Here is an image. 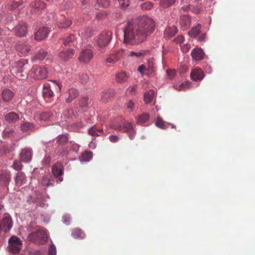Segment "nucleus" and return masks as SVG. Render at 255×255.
<instances>
[{"label": "nucleus", "mask_w": 255, "mask_h": 255, "mask_svg": "<svg viewBox=\"0 0 255 255\" xmlns=\"http://www.w3.org/2000/svg\"><path fill=\"white\" fill-rule=\"evenodd\" d=\"M155 26L153 20L145 15L128 21L123 29L124 43L131 45L142 43L154 31Z\"/></svg>", "instance_id": "obj_1"}, {"label": "nucleus", "mask_w": 255, "mask_h": 255, "mask_svg": "<svg viewBox=\"0 0 255 255\" xmlns=\"http://www.w3.org/2000/svg\"><path fill=\"white\" fill-rule=\"evenodd\" d=\"M28 64V60L24 59L14 62L11 69V74L20 80L25 79L27 76L25 71L27 70Z\"/></svg>", "instance_id": "obj_2"}, {"label": "nucleus", "mask_w": 255, "mask_h": 255, "mask_svg": "<svg viewBox=\"0 0 255 255\" xmlns=\"http://www.w3.org/2000/svg\"><path fill=\"white\" fill-rule=\"evenodd\" d=\"M28 240L38 245L45 244L48 238L47 230L43 227H39L35 232L30 234L28 237Z\"/></svg>", "instance_id": "obj_3"}, {"label": "nucleus", "mask_w": 255, "mask_h": 255, "mask_svg": "<svg viewBox=\"0 0 255 255\" xmlns=\"http://www.w3.org/2000/svg\"><path fill=\"white\" fill-rule=\"evenodd\" d=\"M112 39V32L109 30L103 31L97 37L96 42L98 50L103 53L106 47L109 44Z\"/></svg>", "instance_id": "obj_4"}, {"label": "nucleus", "mask_w": 255, "mask_h": 255, "mask_svg": "<svg viewBox=\"0 0 255 255\" xmlns=\"http://www.w3.org/2000/svg\"><path fill=\"white\" fill-rule=\"evenodd\" d=\"M48 69L44 66H33L29 71L28 76L35 80H42L48 76Z\"/></svg>", "instance_id": "obj_5"}, {"label": "nucleus", "mask_w": 255, "mask_h": 255, "mask_svg": "<svg viewBox=\"0 0 255 255\" xmlns=\"http://www.w3.org/2000/svg\"><path fill=\"white\" fill-rule=\"evenodd\" d=\"M9 251L13 254H19L21 248L22 243L20 240L15 236H12L8 241Z\"/></svg>", "instance_id": "obj_6"}, {"label": "nucleus", "mask_w": 255, "mask_h": 255, "mask_svg": "<svg viewBox=\"0 0 255 255\" xmlns=\"http://www.w3.org/2000/svg\"><path fill=\"white\" fill-rule=\"evenodd\" d=\"M93 56L94 52L92 49H85L80 52L78 59L80 62L84 64H87L91 61Z\"/></svg>", "instance_id": "obj_7"}, {"label": "nucleus", "mask_w": 255, "mask_h": 255, "mask_svg": "<svg viewBox=\"0 0 255 255\" xmlns=\"http://www.w3.org/2000/svg\"><path fill=\"white\" fill-rule=\"evenodd\" d=\"M13 31L18 37L25 36L27 32V24L24 22H19L14 27Z\"/></svg>", "instance_id": "obj_8"}, {"label": "nucleus", "mask_w": 255, "mask_h": 255, "mask_svg": "<svg viewBox=\"0 0 255 255\" xmlns=\"http://www.w3.org/2000/svg\"><path fill=\"white\" fill-rule=\"evenodd\" d=\"M52 172L53 176L60 182L63 181L61 177L64 173V169L62 165L59 163H56L52 167Z\"/></svg>", "instance_id": "obj_9"}, {"label": "nucleus", "mask_w": 255, "mask_h": 255, "mask_svg": "<svg viewBox=\"0 0 255 255\" xmlns=\"http://www.w3.org/2000/svg\"><path fill=\"white\" fill-rule=\"evenodd\" d=\"M49 33V29L46 26L39 28L34 34V38L37 41H41L46 38Z\"/></svg>", "instance_id": "obj_10"}, {"label": "nucleus", "mask_w": 255, "mask_h": 255, "mask_svg": "<svg viewBox=\"0 0 255 255\" xmlns=\"http://www.w3.org/2000/svg\"><path fill=\"white\" fill-rule=\"evenodd\" d=\"M10 172L7 170L0 171V185L3 186H8L10 181Z\"/></svg>", "instance_id": "obj_11"}, {"label": "nucleus", "mask_w": 255, "mask_h": 255, "mask_svg": "<svg viewBox=\"0 0 255 255\" xmlns=\"http://www.w3.org/2000/svg\"><path fill=\"white\" fill-rule=\"evenodd\" d=\"M31 46L26 42L17 43L16 45V51L21 54V56L27 55L30 51Z\"/></svg>", "instance_id": "obj_12"}, {"label": "nucleus", "mask_w": 255, "mask_h": 255, "mask_svg": "<svg viewBox=\"0 0 255 255\" xmlns=\"http://www.w3.org/2000/svg\"><path fill=\"white\" fill-rule=\"evenodd\" d=\"M75 54V50L73 49H67L62 51L59 55L60 59L64 62L67 61L72 58Z\"/></svg>", "instance_id": "obj_13"}, {"label": "nucleus", "mask_w": 255, "mask_h": 255, "mask_svg": "<svg viewBox=\"0 0 255 255\" xmlns=\"http://www.w3.org/2000/svg\"><path fill=\"white\" fill-rule=\"evenodd\" d=\"M32 156V150L30 148L23 149L20 153V158L23 162H28L31 160Z\"/></svg>", "instance_id": "obj_14"}, {"label": "nucleus", "mask_w": 255, "mask_h": 255, "mask_svg": "<svg viewBox=\"0 0 255 255\" xmlns=\"http://www.w3.org/2000/svg\"><path fill=\"white\" fill-rule=\"evenodd\" d=\"M155 125L157 127L162 129H165L169 126H170L172 128H176V126L174 124L163 121L160 117H158L157 118L155 122Z\"/></svg>", "instance_id": "obj_15"}, {"label": "nucleus", "mask_w": 255, "mask_h": 255, "mask_svg": "<svg viewBox=\"0 0 255 255\" xmlns=\"http://www.w3.org/2000/svg\"><path fill=\"white\" fill-rule=\"evenodd\" d=\"M203 71L200 68L193 69L190 74L191 78L194 81H201L204 78Z\"/></svg>", "instance_id": "obj_16"}, {"label": "nucleus", "mask_w": 255, "mask_h": 255, "mask_svg": "<svg viewBox=\"0 0 255 255\" xmlns=\"http://www.w3.org/2000/svg\"><path fill=\"white\" fill-rule=\"evenodd\" d=\"M191 55L193 60L200 61L203 59L205 54L201 48H195L192 50Z\"/></svg>", "instance_id": "obj_17"}, {"label": "nucleus", "mask_w": 255, "mask_h": 255, "mask_svg": "<svg viewBox=\"0 0 255 255\" xmlns=\"http://www.w3.org/2000/svg\"><path fill=\"white\" fill-rule=\"evenodd\" d=\"M190 22L191 19L188 15H183L181 16L179 23L183 30H186L190 26Z\"/></svg>", "instance_id": "obj_18"}, {"label": "nucleus", "mask_w": 255, "mask_h": 255, "mask_svg": "<svg viewBox=\"0 0 255 255\" xmlns=\"http://www.w3.org/2000/svg\"><path fill=\"white\" fill-rule=\"evenodd\" d=\"M16 185L21 186L26 182V177L25 174L22 172H19L16 175L14 178Z\"/></svg>", "instance_id": "obj_19"}, {"label": "nucleus", "mask_w": 255, "mask_h": 255, "mask_svg": "<svg viewBox=\"0 0 255 255\" xmlns=\"http://www.w3.org/2000/svg\"><path fill=\"white\" fill-rule=\"evenodd\" d=\"M5 121L8 123H13L18 121L19 115L13 112H9L4 115Z\"/></svg>", "instance_id": "obj_20"}, {"label": "nucleus", "mask_w": 255, "mask_h": 255, "mask_svg": "<svg viewBox=\"0 0 255 255\" xmlns=\"http://www.w3.org/2000/svg\"><path fill=\"white\" fill-rule=\"evenodd\" d=\"M32 8L31 12L37 13L40 9H42L45 7V3L40 0H36L31 4Z\"/></svg>", "instance_id": "obj_21"}, {"label": "nucleus", "mask_w": 255, "mask_h": 255, "mask_svg": "<svg viewBox=\"0 0 255 255\" xmlns=\"http://www.w3.org/2000/svg\"><path fill=\"white\" fill-rule=\"evenodd\" d=\"M125 120L122 118H118L111 123L110 127L114 129L122 131L123 130V122Z\"/></svg>", "instance_id": "obj_22"}, {"label": "nucleus", "mask_w": 255, "mask_h": 255, "mask_svg": "<svg viewBox=\"0 0 255 255\" xmlns=\"http://www.w3.org/2000/svg\"><path fill=\"white\" fill-rule=\"evenodd\" d=\"M41 183L43 186L47 187L49 186H53L54 180L50 174H46L42 177Z\"/></svg>", "instance_id": "obj_23"}, {"label": "nucleus", "mask_w": 255, "mask_h": 255, "mask_svg": "<svg viewBox=\"0 0 255 255\" xmlns=\"http://www.w3.org/2000/svg\"><path fill=\"white\" fill-rule=\"evenodd\" d=\"M42 93L43 97L45 99H50L54 95L53 91L50 89V86L48 83L43 85Z\"/></svg>", "instance_id": "obj_24"}, {"label": "nucleus", "mask_w": 255, "mask_h": 255, "mask_svg": "<svg viewBox=\"0 0 255 255\" xmlns=\"http://www.w3.org/2000/svg\"><path fill=\"white\" fill-rule=\"evenodd\" d=\"M14 95V93L9 89H4L1 93L2 99L5 102L10 101Z\"/></svg>", "instance_id": "obj_25"}, {"label": "nucleus", "mask_w": 255, "mask_h": 255, "mask_svg": "<svg viewBox=\"0 0 255 255\" xmlns=\"http://www.w3.org/2000/svg\"><path fill=\"white\" fill-rule=\"evenodd\" d=\"M177 32V29L175 26L166 27L164 32V36L169 38L174 36Z\"/></svg>", "instance_id": "obj_26"}, {"label": "nucleus", "mask_w": 255, "mask_h": 255, "mask_svg": "<svg viewBox=\"0 0 255 255\" xmlns=\"http://www.w3.org/2000/svg\"><path fill=\"white\" fill-rule=\"evenodd\" d=\"M78 34L82 37H90L93 34V31L90 27H85L80 29Z\"/></svg>", "instance_id": "obj_27"}, {"label": "nucleus", "mask_w": 255, "mask_h": 255, "mask_svg": "<svg viewBox=\"0 0 255 255\" xmlns=\"http://www.w3.org/2000/svg\"><path fill=\"white\" fill-rule=\"evenodd\" d=\"M47 55V52L42 49L36 53L34 56L31 58V60L33 62L36 60L42 61L44 59Z\"/></svg>", "instance_id": "obj_28"}, {"label": "nucleus", "mask_w": 255, "mask_h": 255, "mask_svg": "<svg viewBox=\"0 0 255 255\" xmlns=\"http://www.w3.org/2000/svg\"><path fill=\"white\" fill-rule=\"evenodd\" d=\"M155 95V92L153 90L147 91L144 95V101L145 104L150 103L153 100Z\"/></svg>", "instance_id": "obj_29"}, {"label": "nucleus", "mask_w": 255, "mask_h": 255, "mask_svg": "<svg viewBox=\"0 0 255 255\" xmlns=\"http://www.w3.org/2000/svg\"><path fill=\"white\" fill-rule=\"evenodd\" d=\"M146 75L152 76L155 72V67L152 61L148 60L146 65Z\"/></svg>", "instance_id": "obj_30"}, {"label": "nucleus", "mask_w": 255, "mask_h": 255, "mask_svg": "<svg viewBox=\"0 0 255 255\" xmlns=\"http://www.w3.org/2000/svg\"><path fill=\"white\" fill-rule=\"evenodd\" d=\"M79 96L78 91L74 88H71L69 90V97L66 99V102L70 103L75 99Z\"/></svg>", "instance_id": "obj_31"}, {"label": "nucleus", "mask_w": 255, "mask_h": 255, "mask_svg": "<svg viewBox=\"0 0 255 255\" xmlns=\"http://www.w3.org/2000/svg\"><path fill=\"white\" fill-rule=\"evenodd\" d=\"M201 28V25L200 23L197 24L196 26L193 27L188 32L189 35L192 38L196 37L200 32Z\"/></svg>", "instance_id": "obj_32"}, {"label": "nucleus", "mask_w": 255, "mask_h": 255, "mask_svg": "<svg viewBox=\"0 0 255 255\" xmlns=\"http://www.w3.org/2000/svg\"><path fill=\"white\" fill-rule=\"evenodd\" d=\"M34 128L35 126L32 123L27 122L23 123L20 126L21 130L24 132L32 131Z\"/></svg>", "instance_id": "obj_33"}, {"label": "nucleus", "mask_w": 255, "mask_h": 255, "mask_svg": "<svg viewBox=\"0 0 255 255\" xmlns=\"http://www.w3.org/2000/svg\"><path fill=\"white\" fill-rule=\"evenodd\" d=\"M115 95V91L113 89L104 90L101 95V98L104 101H106L108 99L112 98Z\"/></svg>", "instance_id": "obj_34"}, {"label": "nucleus", "mask_w": 255, "mask_h": 255, "mask_svg": "<svg viewBox=\"0 0 255 255\" xmlns=\"http://www.w3.org/2000/svg\"><path fill=\"white\" fill-rule=\"evenodd\" d=\"M16 134L15 131L11 128H5L2 133V136L4 138L12 137Z\"/></svg>", "instance_id": "obj_35"}, {"label": "nucleus", "mask_w": 255, "mask_h": 255, "mask_svg": "<svg viewBox=\"0 0 255 255\" xmlns=\"http://www.w3.org/2000/svg\"><path fill=\"white\" fill-rule=\"evenodd\" d=\"M128 79V76L127 74L124 72L118 73L116 75V81L119 83H122L126 82Z\"/></svg>", "instance_id": "obj_36"}, {"label": "nucleus", "mask_w": 255, "mask_h": 255, "mask_svg": "<svg viewBox=\"0 0 255 255\" xmlns=\"http://www.w3.org/2000/svg\"><path fill=\"white\" fill-rule=\"evenodd\" d=\"M72 21L69 19H63L61 20L58 24L60 28H67L72 24Z\"/></svg>", "instance_id": "obj_37"}, {"label": "nucleus", "mask_w": 255, "mask_h": 255, "mask_svg": "<svg viewBox=\"0 0 255 255\" xmlns=\"http://www.w3.org/2000/svg\"><path fill=\"white\" fill-rule=\"evenodd\" d=\"M92 152L85 151L82 154L80 160L83 162H88L92 159Z\"/></svg>", "instance_id": "obj_38"}, {"label": "nucleus", "mask_w": 255, "mask_h": 255, "mask_svg": "<svg viewBox=\"0 0 255 255\" xmlns=\"http://www.w3.org/2000/svg\"><path fill=\"white\" fill-rule=\"evenodd\" d=\"M149 119V115L147 114L144 113L139 116L136 120L137 124H141L146 122Z\"/></svg>", "instance_id": "obj_39"}, {"label": "nucleus", "mask_w": 255, "mask_h": 255, "mask_svg": "<svg viewBox=\"0 0 255 255\" xmlns=\"http://www.w3.org/2000/svg\"><path fill=\"white\" fill-rule=\"evenodd\" d=\"M133 129V128L131 123L127 122L126 121L123 122V130H122V131L124 132H127L132 130Z\"/></svg>", "instance_id": "obj_40"}, {"label": "nucleus", "mask_w": 255, "mask_h": 255, "mask_svg": "<svg viewBox=\"0 0 255 255\" xmlns=\"http://www.w3.org/2000/svg\"><path fill=\"white\" fill-rule=\"evenodd\" d=\"M137 86L136 85L132 86H129L126 90V95L127 96L133 97L135 95Z\"/></svg>", "instance_id": "obj_41"}, {"label": "nucleus", "mask_w": 255, "mask_h": 255, "mask_svg": "<svg viewBox=\"0 0 255 255\" xmlns=\"http://www.w3.org/2000/svg\"><path fill=\"white\" fill-rule=\"evenodd\" d=\"M90 103L89 99L88 97H84L81 99L80 101V107L82 109L87 108Z\"/></svg>", "instance_id": "obj_42"}, {"label": "nucleus", "mask_w": 255, "mask_h": 255, "mask_svg": "<svg viewBox=\"0 0 255 255\" xmlns=\"http://www.w3.org/2000/svg\"><path fill=\"white\" fill-rule=\"evenodd\" d=\"M75 40L74 34H70L64 40L63 44L65 46H70Z\"/></svg>", "instance_id": "obj_43"}, {"label": "nucleus", "mask_w": 255, "mask_h": 255, "mask_svg": "<svg viewBox=\"0 0 255 255\" xmlns=\"http://www.w3.org/2000/svg\"><path fill=\"white\" fill-rule=\"evenodd\" d=\"M175 1L176 0H161L160 4L164 7H167L173 5Z\"/></svg>", "instance_id": "obj_44"}, {"label": "nucleus", "mask_w": 255, "mask_h": 255, "mask_svg": "<svg viewBox=\"0 0 255 255\" xmlns=\"http://www.w3.org/2000/svg\"><path fill=\"white\" fill-rule=\"evenodd\" d=\"M57 142H58L60 144L65 143L67 140L68 138L66 134H60L56 137Z\"/></svg>", "instance_id": "obj_45"}, {"label": "nucleus", "mask_w": 255, "mask_h": 255, "mask_svg": "<svg viewBox=\"0 0 255 255\" xmlns=\"http://www.w3.org/2000/svg\"><path fill=\"white\" fill-rule=\"evenodd\" d=\"M146 53V51L145 50H140L138 52H130L128 54V56L130 57L135 56L136 57H140L144 55Z\"/></svg>", "instance_id": "obj_46"}, {"label": "nucleus", "mask_w": 255, "mask_h": 255, "mask_svg": "<svg viewBox=\"0 0 255 255\" xmlns=\"http://www.w3.org/2000/svg\"><path fill=\"white\" fill-rule=\"evenodd\" d=\"M12 166L13 168L16 171H20L23 167L21 161L17 160L13 161Z\"/></svg>", "instance_id": "obj_47"}, {"label": "nucleus", "mask_w": 255, "mask_h": 255, "mask_svg": "<svg viewBox=\"0 0 255 255\" xmlns=\"http://www.w3.org/2000/svg\"><path fill=\"white\" fill-rule=\"evenodd\" d=\"M12 151V149L7 146H2L0 148V155H6L7 154L9 153Z\"/></svg>", "instance_id": "obj_48"}, {"label": "nucleus", "mask_w": 255, "mask_h": 255, "mask_svg": "<svg viewBox=\"0 0 255 255\" xmlns=\"http://www.w3.org/2000/svg\"><path fill=\"white\" fill-rule=\"evenodd\" d=\"M96 3L99 7L106 8L109 5V2L107 0H96Z\"/></svg>", "instance_id": "obj_49"}, {"label": "nucleus", "mask_w": 255, "mask_h": 255, "mask_svg": "<svg viewBox=\"0 0 255 255\" xmlns=\"http://www.w3.org/2000/svg\"><path fill=\"white\" fill-rule=\"evenodd\" d=\"M51 116V114L48 112H42L39 116V119L41 121H46L48 120Z\"/></svg>", "instance_id": "obj_50"}, {"label": "nucleus", "mask_w": 255, "mask_h": 255, "mask_svg": "<svg viewBox=\"0 0 255 255\" xmlns=\"http://www.w3.org/2000/svg\"><path fill=\"white\" fill-rule=\"evenodd\" d=\"M176 74L175 70L167 69L166 70V78L168 80H173Z\"/></svg>", "instance_id": "obj_51"}, {"label": "nucleus", "mask_w": 255, "mask_h": 255, "mask_svg": "<svg viewBox=\"0 0 255 255\" xmlns=\"http://www.w3.org/2000/svg\"><path fill=\"white\" fill-rule=\"evenodd\" d=\"M153 3L151 2L146 1L141 4V8L143 10H149L152 8Z\"/></svg>", "instance_id": "obj_52"}, {"label": "nucleus", "mask_w": 255, "mask_h": 255, "mask_svg": "<svg viewBox=\"0 0 255 255\" xmlns=\"http://www.w3.org/2000/svg\"><path fill=\"white\" fill-rule=\"evenodd\" d=\"M113 54L118 58V61L119 59L123 58L125 55L126 53L124 50L121 49L116 51Z\"/></svg>", "instance_id": "obj_53"}, {"label": "nucleus", "mask_w": 255, "mask_h": 255, "mask_svg": "<svg viewBox=\"0 0 255 255\" xmlns=\"http://www.w3.org/2000/svg\"><path fill=\"white\" fill-rule=\"evenodd\" d=\"M88 132L90 135L93 136H98L100 135V134L97 133L95 126H92L90 128H89L88 130Z\"/></svg>", "instance_id": "obj_54"}, {"label": "nucleus", "mask_w": 255, "mask_h": 255, "mask_svg": "<svg viewBox=\"0 0 255 255\" xmlns=\"http://www.w3.org/2000/svg\"><path fill=\"white\" fill-rule=\"evenodd\" d=\"M105 61L107 63H114L118 61V58L115 57L113 54L110 55L106 59Z\"/></svg>", "instance_id": "obj_55"}, {"label": "nucleus", "mask_w": 255, "mask_h": 255, "mask_svg": "<svg viewBox=\"0 0 255 255\" xmlns=\"http://www.w3.org/2000/svg\"><path fill=\"white\" fill-rule=\"evenodd\" d=\"M12 219L8 213H5L4 217L2 219L1 223H11Z\"/></svg>", "instance_id": "obj_56"}, {"label": "nucleus", "mask_w": 255, "mask_h": 255, "mask_svg": "<svg viewBox=\"0 0 255 255\" xmlns=\"http://www.w3.org/2000/svg\"><path fill=\"white\" fill-rule=\"evenodd\" d=\"M22 3V1H19L18 2L14 1L9 4L8 7L10 10H14L17 8Z\"/></svg>", "instance_id": "obj_57"}, {"label": "nucleus", "mask_w": 255, "mask_h": 255, "mask_svg": "<svg viewBox=\"0 0 255 255\" xmlns=\"http://www.w3.org/2000/svg\"><path fill=\"white\" fill-rule=\"evenodd\" d=\"M48 255H56V249L55 246L51 245L48 250Z\"/></svg>", "instance_id": "obj_58"}, {"label": "nucleus", "mask_w": 255, "mask_h": 255, "mask_svg": "<svg viewBox=\"0 0 255 255\" xmlns=\"http://www.w3.org/2000/svg\"><path fill=\"white\" fill-rule=\"evenodd\" d=\"M109 139L111 142L116 143L119 141L120 137L117 135L111 134L109 136Z\"/></svg>", "instance_id": "obj_59"}, {"label": "nucleus", "mask_w": 255, "mask_h": 255, "mask_svg": "<svg viewBox=\"0 0 255 255\" xmlns=\"http://www.w3.org/2000/svg\"><path fill=\"white\" fill-rule=\"evenodd\" d=\"M51 161V157L50 156H45L42 161L43 166L48 165Z\"/></svg>", "instance_id": "obj_60"}, {"label": "nucleus", "mask_w": 255, "mask_h": 255, "mask_svg": "<svg viewBox=\"0 0 255 255\" xmlns=\"http://www.w3.org/2000/svg\"><path fill=\"white\" fill-rule=\"evenodd\" d=\"M191 84L189 82H186L185 83H182L179 86L178 89V91H182V90H185L187 88H188Z\"/></svg>", "instance_id": "obj_61"}, {"label": "nucleus", "mask_w": 255, "mask_h": 255, "mask_svg": "<svg viewBox=\"0 0 255 255\" xmlns=\"http://www.w3.org/2000/svg\"><path fill=\"white\" fill-rule=\"evenodd\" d=\"M80 79L83 83H87L89 81V76L87 74H83L80 77Z\"/></svg>", "instance_id": "obj_62"}, {"label": "nucleus", "mask_w": 255, "mask_h": 255, "mask_svg": "<svg viewBox=\"0 0 255 255\" xmlns=\"http://www.w3.org/2000/svg\"><path fill=\"white\" fill-rule=\"evenodd\" d=\"M81 231L79 229H75L72 232V236L75 238L79 237L81 235Z\"/></svg>", "instance_id": "obj_63"}, {"label": "nucleus", "mask_w": 255, "mask_h": 255, "mask_svg": "<svg viewBox=\"0 0 255 255\" xmlns=\"http://www.w3.org/2000/svg\"><path fill=\"white\" fill-rule=\"evenodd\" d=\"M184 40V38L182 35H178L176 38H175L173 41L177 43H181L183 42Z\"/></svg>", "instance_id": "obj_64"}]
</instances>
